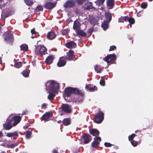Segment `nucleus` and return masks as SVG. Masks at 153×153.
Segmentation results:
<instances>
[{
    "mask_svg": "<svg viewBox=\"0 0 153 153\" xmlns=\"http://www.w3.org/2000/svg\"><path fill=\"white\" fill-rule=\"evenodd\" d=\"M42 7L41 6H38L35 9V11L36 12L40 11L42 10Z\"/></svg>",
    "mask_w": 153,
    "mask_h": 153,
    "instance_id": "39",
    "label": "nucleus"
},
{
    "mask_svg": "<svg viewBox=\"0 0 153 153\" xmlns=\"http://www.w3.org/2000/svg\"><path fill=\"white\" fill-rule=\"evenodd\" d=\"M94 69L95 71L97 73H100L102 71V68L98 65H95L94 67Z\"/></svg>",
    "mask_w": 153,
    "mask_h": 153,
    "instance_id": "33",
    "label": "nucleus"
},
{
    "mask_svg": "<svg viewBox=\"0 0 153 153\" xmlns=\"http://www.w3.org/2000/svg\"><path fill=\"white\" fill-rule=\"evenodd\" d=\"M5 39L7 42H11L13 39V33L9 32L6 33L5 37Z\"/></svg>",
    "mask_w": 153,
    "mask_h": 153,
    "instance_id": "8",
    "label": "nucleus"
},
{
    "mask_svg": "<svg viewBox=\"0 0 153 153\" xmlns=\"http://www.w3.org/2000/svg\"><path fill=\"white\" fill-rule=\"evenodd\" d=\"M100 83L101 85L104 86L105 83V81L102 79L100 80Z\"/></svg>",
    "mask_w": 153,
    "mask_h": 153,
    "instance_id": "46",
    "label": "nucleus"
},
{
    "mask_svg": "<svg viewBox=\"0 0 153 153\" xmlns=\"http://www.w3.org/2000/svg\"><path fill=\"white\" fill-rule=\"evenodd\" d=\"M72 94H79L80 93L79 91L75 88L68 87L65 89V94L67 97L70 96Z\"/></svg>",
    "mask_w": 153,
    "mask_h": 153,
    "instance_id": "2",
    "label": "nucleus"
},
{
    "mask_svg": "<svg viewBox=\"0 0 153 153\" xmlns=\"http://www.w3.org/2000/svg\"><path fill=\"white\" fill-rule=\"evenodd\" d=\"M92 5V4L91 2H88L86 3L85 5L84 9L87 10L92 8L93 7Z\"/></svg>",
    "mask_w": 153,
    "mask_h": 153,
    "instance_id": "27",
    "label": "nucleus"
},
{
    "mask_svg": "<svg viewBox=\"0 0 153 153\" xmlns=\"http://www.w3.org/2000/svg\"><path fill=\"white\" fill-rule=\"evenodd\" d=\"M115 4L114 0H107V5L109 9H112Z\"/></svg>",
    "mask_w": 153,
    "mask_h": 153,
    "instance_id": "16",
    "label": "nucleus"
},
{
    "mask_svg": "<svg viewBox=\"0 0 153 153\" xmlns=\"http://www.w3.org/2000/svg\"><path fill=\"white\" fill-rule=\"evenodd\" d=\"M47 90L49 91V94L48 96V99L51 100L55 96V94H58L59 89V84L54 81L48 82L45 84Z\"/></svg>",
    "mask_w": 153,
    "mask_h": 153,
    "instance_id": "1",
    "label": "nucleus"
},
{
    "mask_svg": "<svg viewBox=\"0 0 153 153\" xmlns=\"http://www.w3.org/2000/svg\"><path fill=\"white\" fill-rule=\"evenodd\" d=\"M31 32L32 34V36L31 37V38H32V39H33L34 38V36H33V34H35L36 33V32L35 31L34 28L31 30Z\"/></svg>",
    "mask_w": 153,
    "mask_h": 153,
    "instance_id": "43",
    "label": "nucleus"
},
{
    "mask_svg": "<svg viewBox=\"0 0 153 153\" xmlns=\"http://www.w3.org/2000/svg\"><path fill=\"white\" fill-rule=\"evenodd\" d=\"M105 16L106 20V21L109 23L111 19V14L108 12H106L105 13Z\"/></svg>",
    "mask_w": 153,
    "mask_h": 153,
    "instance_id": "20",
    "label": "nucleus"
},
{
    "mask_svg": "<svg viewBox=\"0 0 153 153\" xmlns=\"http://www.w3.org/2000/svg\"><path fill=\"white\" fill-rule=\"evenodd\" d=\"M90 133L94 136H98L99 134V132L97 129H92L90 130Z\"/></svg>",
    "mask_w": 153,
    "mask_h": 153,
    "instance_id": "25",
    "label": "nucleus"
},
{
    "mask_svg": "<svg viewBox=\"0 0 153 153\" xmlns=\"http://www.w3.org/2000/svg\"><path fill=\"white\" fill-rule=\"evenodd\" d=\"M62 110L67 113H70L71 110L70 106L66 104H62L61 107Z\"/></svg>",
    "mask_w": 153,
    "mask_h": 153,
    "instance_id": "9",
    "label": "nucleus"
},
{
    "mask_svg": "<svg viewBox=\"0 0 153 153\" xmlns=\"http://www.w3.org/2000/svg\"><path fill=\"white\" fill-rule=\"evenodd\" d=\"M138 15H139V14L138 13V14H137V16H138Z\"/></svg>",
    "mask_w": 153,
    "mask_h": 153,
    "instance_id": "61",
    "label": "nucleus"
},
{
    "mask_svg": "<svg viewBox=\"0 0 153 153\" xmlns=\"http://www.w3.org/2000/svg\"><path fill=\"white\" fill-rule=\"evenodd\" d=\"M94 141L92 143L91 145L93 147H97L101 141V139L100 137H98L94 138Z\"/></svg>",
    "mask_w": 153,
    "mask_h": 153,
    "instance_id": "10",
    "label": "nucleus"
},
{
    "mask_svg": "<svg viewBox=\"0 0 153 153\" xmlns=\"http://www.w3.org/2000/svg\"><path fill=\"white\" fill-rule=\"evenodd\" d=\"M79 4H81L83 3L86 0H76Z\"/></svg>",
    "mask_w": 153,
    "mask_h": 153,
    "instance_id": "48",
    "label": "nucleus"
},
{
    "mask_svg": "<svg viewBox=\"0 0 153 153\" xmlns=\"http://www.w3.org/2000/svg\"><path fill=\"white\" fill-rule=\"evenodd\" d=\"M30 71L29 70H24L22 73L23 75L25 77H27L29 76Z\"/></svg>",
    "mask_w": 153,
    "mask_h": 153,
    "instance_id": "31",
    "label": "nucleus"
},
{
    "mask_svg": "<svg viewBox=\"0 0 153 153\" xmlns=\"http://www.w3.org/2000/svg\"><path fill=\"white\" fill-rule=\"evenodd\" d=\"M18 144L17 143H15L13 144H11L9 145L8 146L9 147H10L11 148H13L15 147Z\"/></svg>",
    "mask_w": 153,
    "mask_h": 153,
    "instance_id": "44",
    "label": "nucleus"
},
{
    "mask_svg": "<svg viewBox=\"0 0 153 153\" xmlns=\"http://www.w3.org/2000/svg\"><path fill=\"white\" fill-rule=\"evenodd\" d=\"M15 68H19L22 66V63L20 62H16L14 65Z\"/></svg>",
    "mask_w": 153,
    "mask_h": 153,
    "instance_id": "36",
    "label": "nucleus"
},
{
    "mask_svg": "<svg viewBox=\"0 0 153 153\" xmlns=\"http://www.w3.org/2000/svg\"><path fill=\"white\" fill-rule=\"evenodd\" d=\"M1 8V6L0 5V8Z\"/></svg>",
    "mask_w": 153,
    "mask_h": 153,
    "instance_id": "62",
    "label": "nucleus"
},
{
    "mask_svg": "<svg viewBox=\"0 0 153 153\" xmlns=\"http://www.w3.org/2000/svg\"><path fill=\"white\" fill-rule=\"evenodd\" d=\"M84 139V143L85 144L88 143L91 139V136L88 135H85L83 136Z\"/></svg>",
    "mask_w": 153,
    "mask_h": 153,
    "instance_id": "21",
    "label": "nucleus"
},
{
    "mask_svg": "<svg viewBox=\"0 0 153 153\" xmlns=\"http://www.w3.org/2000/svg\"><path fill=\"white\" fill-rule=\"evenodd\" d=\"M66 64V62L62 59L61 58H60L57 63V65L59 67H62L64 66Z\"/></svg>",
    "mask_w": 153,
    "mask_h": 153,
    "instance_id": "24",
    "label": "nucleus"
},
{
    "mask_svg": "<svg viewBox=\"0 0 153 153\" xmlns=\"http://www.w3.org/2000/svg\"><path fill=\"white\" fill-rule=\"evenodd\" d=\"M80 23L78 20H76L74 21L73 28L75 31H77L79 30L80 29Z\"/></svg>",
    "mask_w": 153,
    "mask_h": 153,
    "instance_id": "14",
    "label": "nucleus"
},
{
    "mask_svg": "<svg viewBox=\"0 0 153 153\" xmlns=\"http://www.w3.org/2000/svg\"><path fill=\"white\" fill-rule=\"evenodd\" d=\"M25 112H23V113H22V115H25Z\"/></svg>",
    "mask_w": 153,
    "mask_h": 153,
    "instance_id": "56",
    "label": "nucleus"
},
{
    "mask_svg": "<svg viewBox=\"0 0 153 153\" xmlns=\"http://www.w3.org/2000/svg\"><path fill=\"white\" fill-rule=\"evenodd\" d=\"M25 3L29 6L32 5L33 4V2L31 0H25Z\"/></svg>",
    "mask_w": 153,
    "mask_h": 153,
    "instance_id": "35",
    "label": "nucleus"
},
{
    "mask_svg": "<svg viewBox=\"0 0 153 153\" xmlns=\"http://www.w3.org/2000/svg\"><path fill=\"white\" fill-rule=\"evenodd\" d=\"M104 1L105 0H97L95 3L98 6H101L103 4Z\"/></svg>",
    "mask_w": 153,
    "mask_h": 153,
    "instance_id": "34",
    "label": "nucleus"
},
{
    "mask_svg": "<svg viewBox=\"0 0 153 153\" xmlns=\"http://www.w3.org/2000/svg\"><path fill=\"white\" fill-rule=\"evenodd\" d=\"M75 32L79 36L83 37H85L86 36V34L82 30L79 29L77 31H75Z\"/></svg>",
    "mask_w": 153,
    "mask_h": 153,
    "instance_id": "23",
    "label": "nucleus"
},
{
    "mask_svg": "<svg viewBox=\"0 0 153 153\" xmlns=\"http://www.w3.org/2000/svg\"><path fill=\"white\" fill-rule=\"evenodd\" d=\"M3 0H0V2L3 1Z\"/></svg>",
    "mask_w": 153,
    "mask_h": 153,
    "instance_id": "58",
    "label": "nucleus"
},
{
    "mask_svg": "<svg viewBox=\"0 0 153 153\" xmlns=\"http://www.w3.org/2000/svg\"><path fill=\"white\" fill-rule=\"evenodd\" d=\"M47 49L43 45H38L36 47L35 52L38 55L45 54Z\"/></svg>",
    "mask_w": 153,
    "mask_h": 153,
    "instance_id": "3",
    "label": "nucleus"
},
{
    "mask_svg": "<svg viewBox=\"0 0 153 153\" xmlns=\"http://www.w3.org/2000/svg\"><path fill=\"white\" fill-rule=\"evenodd\" d=\"M72 22V20H71V19H69L67 20H66V22H67V23H70V22Z\"/></svg>",
    "mask_w": 153,
    "mask_h": 153,
    "instance_id": "52",
    "label": "nucleus"
},
{
    "mask_svg": "<svg viewBox=\"0 0 153 153\" xmlns=\"http://www.w3.org/2000/svg\"><path fill=\"white\" fill-rule=\"evenodd\" d=\"M53 153H57V152L56 151H55V152H53Z\"/></svg>",
    "mask_w": 153,
    "mask_h": 153,
    "instance_id": "57",
    "label": "nucleus"
},
{
    "mask_svg": "<svg viewBox=\"0 0 153 153\" xmlns=\"http://www.w3.org/2000/svg\"><path fill=\"white\" fill-rule=\"evenodd\" d=\"M3 126L5 129L6 130H10L13 127L11 120L9 118L7 120L6 123L3 124Z\"/></svg>",
    "mask_w": 153,
    "mask_h": 153,
    "instance_id": "7",
    "label": "nucleus"
},
{
    "mask_svg": "<svg viewBox=\"0 0 153 153\" xmlns=\"http://www.w3.org/2000/svg\"><path fill=\"white\" fill-rule=\"evenodd\" d=\"M104 145L106 147H110L111 146V144L110 143L106 142L105 143Z\"/></svg>",
    "mask_w": 153,
    "mask_h": 153,
    "instance_id": "50",
    "label": "nucleus"
},
{
    "mask_svg": "<svg viewBox=\"0 0 153 153\" xmlns=\"http://www.w3.org/2000/svg\"><path fill=\"white\" fill-rule=\"evenodd\" d=\"M104 114L101 111H99L95 116L94 122L97 123H100L104 119Z\"/></svg>",
    "mask_w": 153,
    "mask_h": 153,
    "instance_id": "5",
    "label": "nucleus"
},
{
    "mask_svg": "<svg viewBox=\"0 0 153 153\" xmlns=\"http://www.w3.org/2000/svg\"><path fill=\"white\" fill-rule=\"evenodd\" d=\"M56 4V2H47L44 5V7L48 9H51L55 7Z\"/></svg>",
    "mask_w": 153,
    "mask_h": 153,
    "instance_id": "12",
    "label": "nucleus"
},
{
    "mask_svg": "<svg viewBox=\"0 0 153 153\" xmlns=\"http://www.w3.org/2000/svg\"><path fill=\"white\" fill-rule=\"evenodd\" d=\"M47 104L44 103L43 104L41 105V108L42 109H45L46 108Z\"/></svg>",
    "mask_w": 153,
    "mask_h": 153,
    "instance_id": "49",
    "label": "nucleus"
},
{
    "mask_svg": "<svg viewBox=\"0 0 153 153\" xmlns=\"http://www.w3.org/2000/svg\"><path fill=\"white\" fill-rule=\"evenodd\" d=\"M109 22L106 21H104L102 24V27L104 30H105L108 28Z\"/></svg>",
    "mask_w": 153,
    "mask_h": 153,
    "instance_id": "28",
    "label": "nucleus"
},
{
    "mask_svg": "<svg viewBox=\"0 0 153 153\" xmlns=\"http://www.w3.org/2000/svg\"><path fill=\"white\" fill-rule=\"evenodd\" d=\"M18 134L17 132L15 131L13 133H7L6 136L9 137H11L15 135H18Z\"/></svg>",
    "mask_w": 153,
    "mask_h": 153,
    "instance_id": "30",
    "label": "nucleus"
},
{
    "mask_svg": "<svg viewBox=\"0 0 153 153\" xmlns=\"http://www.w3.org/2000/svg\"><path fill=\"white\" fill-rule=\"evenodd\" d=\"M14 11H12V12H10V13H7L5 15V18H7L10 15H13L14 14Z\"/></svg>",
    "mask_w": 153,
    "mask_h": 153,
    "instance_id": "45",
    "label": "nucleus"
},
{
    "mask_svg": "<svg viewBox=\"0 0 153 153\" xmlns=\"http://www.w3.org/2000/svg\"><path fill=\"white\" fill-rule=\"evenodd\" d=\"M85 88L86 89L89 90L91 91H93L97 90V88L95 86H93L90 85H86Z\"/></svg>",
    "mask_w": 153,
    "mask_h": 153,
    "instance_id": "22",
    "label": "nucleus"
},
{
    "mask_svg": "<svg viewBox=\"0 0 153 153\" xmlns=\"http://www.w3.org/2000/svg\"><path fill=\"white\" fill-rule=\"evenodd\" d=\"M74 55V52L73 51L70 50L67 53L66 56V59L69 60H72L73 57Z\"/></svg>",
    "mask_w": 153,
    "mask_h": 153,
    "instance_id": "18",
    "label": "nucleus"
},
{
    "mask_svg": "<svg viewBox=\"0 0 153 153\" xmlns=\"http://www.w3.org/2000/svg\"><path fill=\"white\" fill-rule=\"evenodd\" d=\"M147 6V3L146 2H143L141 5V7L143 9L146 8Z\"/></svg>",
    "mask_w": 153,
    "mask_h": 153,
    "instance_id": "42",
    "label": "nucleus"
},
{
    "mask_svg": "<svg viewBox=\"0 0 153 153\" xmlns=\"http://www.w3.org/2000/svg\"><path fill=\"white\" fill-rule=\"evenodd\" d=\"M54 56L52 55H50L46 58L45 62L47 65H50L51 64L53 60Z\"/></svg>",
    "mask_w": 153,
    "mask_h": 153,
    "instance_id": "17",
    "label": "nucleus"
},
{
    "mask_svg": "<svg viewBox=\"0 0 153 153\" xmlns=\"http://www.w3.org/2000/svg\"><path fill=\"white\" fill-rule=\"evenodd\" d=\"M31 134V132L29 131H27L26 132V137L27 138H29L30 137Z\"/></svg>",
    "mask_w": 153,
    "mask_h": 153,
    "instance_id": "41",
    "label": "nucleus"
},
{
    "mask_svg": "<svg viewBox=\"0 0 153 153\" xmlns=\"http://www.w3.org/2000/svg\"><path fill=\"white\" fill-rule=\"evenodd\" d=\"M51 116V115L49 112H48L42 116V120L45 121H46Z\"/></svg>",
    "mask_w": 153,
    "mask_h": 153,
    "instance_id": "26",
    "label": "nucleus"
},
{
    "mask_svg": "<svg viewBox=\"0 0 153 153\" xmlns=\"http://www.w3.org/2000/svg\"><path fill=\"white\" fill-rule=\"evenodd\" d=\"M91 23L93 25H94L96 24V22H92V21H91Z\"/></svg>",
    "mask_w": 153,
    "mask_h": 153,
    "instance_id": "54",
    "label": "nucleus"
},
{
    "mask_svg": "<svg viewBox=\"0 0 153 153\" xmlns=\"http://www.w3.org/2000/svg\"><path fill=\"white\" fill-rule=\"evenodd\" d=\"M63 124L65 126H68L70 124V120L68 118H66L64 119L62 122Z\"/></svg>",
    "mask_w": 153,
    "mask_h": 153,
    "instance_id": "29",
    "label": "nucleus"
},
{
    "mask_svg": "<svg viewBox=\"0 0 153 153\" xmlns=\"http://www.w3.org/2000/svg\"><path fill=\"white\" fill-rule=\"evenodd\" d=\"M21 49V50L26 51L28 50V48L27 45L26 44H23L20 46Z\"/></svg>",
    "mask_w": 153,
    "mask_h": 153,
    "instance_id": "32",
    "label": "nucleus"
},
{
    "mask_svg": "<svg viewBox=\"0 0 153 153\" xmlns=\"http://www.w3.org/2000/svg\"><path fill=\"white\" fill-rule=\"evenodd\" d=\"M3 136V134L0 131V137H1Z\"/></svg>",
    "mask_w": 153,
    "mask_h": 153,
    "instance_id": "53",
    "label": "nucleus"
},
{
    "mask_svg": "<svg viewBox=\"0 0 153 153\" xmlns=\"http://www.w3.org/2000/svg\"><path fill=\"white\" fill-rule=\"evenodd\" d=\"M65 46L69 48H75L76 46V44L73 41H70L66 43Z\"/></svg>",
    "mask_w": 153,
    "mask_h": 153,
    "instance_id": "15",
    "label": "nucleus"
},
{
    "mask_svg": "<svg viewBox=\"0 0 153 153\" xmlns=\"http://www.w3.org/2000/svg\"><path fill=\"white\" fill-rule=\"evenodd\" d=\"M88 32V33L90 34V35H91L93 32V30L92 28H90L89 29Z\"/></svg>",
    "mask_w": 153,
    "mask_h": 153,
    "instance_id": "51",
    "label": "nucleus"
},
{
    "mask_svg": "<svg viewBox=\"0 0 153 153\" xmlns=\"http://www.w3.org/2000/svg\"><path fill=\"white\" fill-rule=\"evenodd\" d=\"M1 153H5L4 152H1Z\"/></svg>",
    "mask_w": 153,
    "mask_h": 153,
    "instance_id": "60",
    "label": "nucleus"
},
{
    "mask_svg": "<svg viewBox=\"0 0 153 153\" xmlns=\"http://www.w3.org/2000/svg\"><path fill=\"white\" fill-rule=\"evenodd\" d=\"M116 49V47L115 46L113 45L111 46L110 48L109 51H112Z\"/></svg>",
    "mask_w": 153,
    "mask_h": 153,
    "instance_id": "47",
    "label": "nucleus"
},
{
    "mask_svg": "<svg viewBox=\"0 0 153 153\" xmlns=\"http://www.w3.org/2000/svg\"><path fill=\"white\" fill-rule=\"evenodd\" d=\"M2 63V61L1 59V58H0V64H1Z\"/></svg>",
    "mask_w": 153,
    "mask_h": 153,
    "instance_id": "55",
    "label": "nucleus"
},
{
    "mask_svg": "<svg viewBox=\"0 0 153 153\" xmlns=\"http://www.w3.org/2000/svg\"><path fill=\"white\" fill-rule=\"evenodd\" d=\"M115 57V56L114 54H110L104 58L103 60L106 62L108 63L114 60Z\"/></svg>",
    "mask_w": 153,
    "mask_h": 153,
    "instance_id": "13",
    "label": "nucleus"
},
{
    "mask_svg": "<svg viewBox=\"0 0 153 153\" xmlns=\"http://www.w3.org/2000/svg\"><path fill=\"white\" fill-rule=\"evenodd\" d=\"M69 30L68 29H63L61 31V33L63 35H66L69 32Z\"/></svg>",
    "mask_w": 153,
    "mask_h": 153,
    "instance_id": "37",
    "label": "nucleus"
},
{
    "mask_svg": "<svg viewBox=\"0 0 153 153\" xmlns=\"http://www.w3.org/2000/svg\"><path fill=\"white\" fill-rule=\"evenodd\" d=\"M128 22L130 23V27H131V24L134 23V20L132 18H129L128 16L121 17L119 19V22H123L124 21Z\"/></svg>",
    "mask_w": 153,
    "mask_h": 153,
    "instance_id": "4",
    "label": "nucleus"
},
{
    "mask_svg": "<svg viewBox=\"0 0 153 153\" xmlns=\"http://www.w3.org/2000/svg\"><path fill=\"white\" fill-rule=\"evenodd\" d=\"M75 4V2L72 0L67 1L64 4V6L65 7H72Z\"/></svg>",
    "mask_w": 153,
    "mask_h": 153,
    "instance_id": "11",
    "label": "nucleus"
},
{
    "mask_svg": "<svg viewBox=\"0 0 153 153\" xmlns=\"http://www.w3.org/2000/svg\"><path fill=\"white\" fill-rule=\"evenodd\" d=\"M136 135L134 134H133L131 135H130L128 136V139L129 141L133 140V138L135 137Z\"/></svg>",
    "mask_w": 153,
    "mask_h": 153,
    "instance_id": "38",
    "label": "nucleus"
},
{
    "mask_svg": "<svg viewBox=\"0 0 153 153\" xmlns=\"http://www.w3.org/2000/svg\"><path fill=\"white\" fill-rule=\"evenodd\" d=\"M21 119V117L19 116H15L13 117L11 120V123L13 126H16L20 121Z\"/></svg>",
    "mask_w": 153,
    "mask_h": 153,
    "instance_id": "6",
    "label": "nucleus"
},
{
    "mask_svg": "<svg viewBox=\"0 0 153 153\" xmlns=\"http://www.w3.org/2000/svg\"><path fill=\"white\" fill-rule=\"evenodd\" d=\"M132 145L134 146H137V141H136L134 140H132L130 141Z\"/></svg>",
    "mask_w": 153,
    "mask_h": 153,
    "instance_id": "40",
    "label": "nucleus"
},
{
    "mask_svg": "<svg viewBox=\"0 0 153 153\" xmlns=\"http://www.w3.org/2000/svg\"><path fill=\"white\" fill-rule=\"evenodd\" d=\"M56 35L53 32H49L47 34V38L50 40H52L55 38Z\"/></svg>",
    "mask_w": 153,
    "mask_h": 153,
    "instance_id": "19",
    "label": "nucleus"
},
{
    "mask_svg": "<svg viewBox=\"0 0 153 153\" xmlns=\"http://www.w3.org/2000/svg\"><path fill=\"white\" fill-rule=\"evenodd\" d=\"M149 1H152L153 0H148Z\"/></svg>",
    "mask_w": 153,
    "mask_h": 153,
    "instance_id": "59",
    "label": "nucleus"
}]
</instances>
